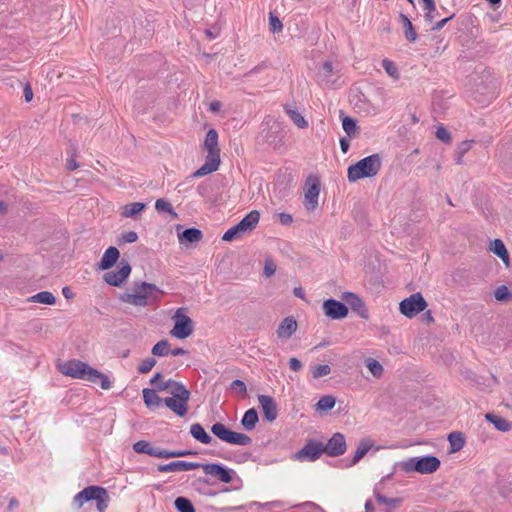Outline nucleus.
I'll list each match as a JSON object with an SVG mask.
<instances>
[{
    "instance_id": "nucleus-1",
    "label": "nucleus",
    "mask_w": 512,
    "mask_h": 512,
    "mask_svg": "<svg viewBox=\"0 0 512 512\" xmlns=\"http://www.w3.org/2000/svg\"><path fill=\"white\" fill-rule=\"evenodd\" d=\"M59 371L72 378L82 379L94 384H99L104 390L111 387V381L108 376L90 367L87 363L80 360H69L58 365Z\"/></svg>"
},
{
    "instance_id": "nucleus-2",
    "label": "nucleus",
    "mask_w": 512,
    "mask_h": 512,
    "mask_svg": "<svg viewBox=\"0 0 512 512\" xmlns=\"http://www.w3.org/2000/svg\"><path fill=\"white\" fill-rule=\"evenodd\" d=\"M381 169V157L378 154L367 156L348 167L347 178L349 182H356L363 178H370L378 174Z\"/></svg>"
},
{
    "instance_id": "nucleus-3",
    "label": "nucleus",
    "mask_w": 512,
    "mask_h": 512,
    "mask_svg": "<svg viewBox=\"0 0 512 512\" xmlns=\"http://www.w3.org/2000/svg\"><path fill=\"white\" fill-rule=\"evenodd\" d=\"M110 497L108 491L101 486H88L78 492L74 498L72 505L75 509H80L86 502L96 501V507L99 512H104L109 503Z\"/></svg>"
},
{
    "instance_id": "nucleus-4",
    "label": "nucleus",
    "mask_w": 512,
    "mask_h": 512,
    "mask_svg": "<svg viewBox=\"0 0 512 512\" xmlns=\"http://www.w3.org/2000/svg\"><path fill=\"white\" fill-rule=\"evenodd\" d=\"M441 462L438 457L427 455L412 457L400 463V468L406 473L418 472L420 474H431L439 469Z\"/></svg>"
},
{
    "instance_id": "nucleus-5",
    "label": "nucleus",
    "mask_w": 512,
    "mask_h": 512,
    "mask_svg": "<svg viewBox=\"0 0 512 512\" xmlns=\"http://www.w3.org/2000/svg\"><path fill=\"white\" fill-rule=\"evenodd\" d=\"M133 450L139 454H147L157 458H179L190 455H196L197 452L191 450H167L159 447H154L146 440H139L133 444Z\"/></svg>"
},
{
    "instance_id": "nucleus-6",
    "label": "nucleus",
    "mask_w": 512,
    "mask_h": 512,
    "mask_svg": "<svg viewBox=\"0 0 512 512\" xmlns=\"http://www.w3.org/2000/svg\"><path fill=\"white\" fill-rule=\"evenodd\" d=\"M161 292L160 289L152 283L140 282L134 284V293H126L122 300L134 306L144 307L148 305V298L153 293Z\"/></svg>"
},
{
    "instance_id": "nucleus-7",
    "label": "nucleus",
    "mask_w": 512,
    "mask_h": 512,
    "mask_svg": "<svg viewBox=\"0 0 512 512\" xmlns=\"http://www.w3.org/2000/svg\"><path fill=\"white\" fill-rule=\"evenodd\" d=\"M211 432L217 438L229 444L248 446L252 443V439L248 435L232 431L220 422L214 423L211 426Z\"/></svg>"
},
{
    "instance_id": "nucleus-8",
    "label": "nucleus",
    "mask_w": 512,
    "mask_h": 512,
    "mask_svg": "<svg viewBox=\"0 0 512 512\" xmlns=\"http://www.w3.org/2000/svg\"><path fill=\"white\" fill-rule=\"evenodd\" d=\"M342 66L338 61H324L316 73L317 81L326 86H334L341 77Z\"/></svg>"
},
{
    "instance_id": "nucleus-9",
    "label": "nucleus",
    "mask_w": 512,
    "mask_h": 512,
    "mask_svg": "<svg viewBox=\"0 0 512 512\" xmlns=\"http://www.w3.org/2000/svg\"><path fill=\"white\" fill-rule=\"evenodd\" d=\"M185 310V308H179L173 316L174 326L170 331V335L177 339H185L189 337L194 330L193 321L184 313Z\"/></svg>"
},
{
    "instance_id": "nucleus-10",
    "label": "nucleus",
    "mask_w": 512,
    "mask_h": 512,
    "mask_svg": "<svg viewBox=\"0 0 512 512\" xmlns=\"http://www.w3.org/2000/svg\"><path fill=\"white\" fill-rule=\"evenodd\" d=\"M428 304L421 293L417 292L403 299L399 304L400 312L408 317L413 318L427 308Z\"/></svg>"
},
{
    "instance_id": "nucleus-11",
    "label": "nucleus",
    "mask_w": 512,
    "mask_h": 512,
    "mask_svg": "<svg viewBox=\"0 0 512 512\" xmlns=\"http://www.w3.org/2000/svg\"><path fill=\"white\" fill-rule=\"evenodd\" d=\"M324 453L322 442L309 439L306 444L295 453L294 458L298 461L314 462Z\"/></svg>"
},
{
    "instance_id": "nucleus-12",
    "label": "nucleus",
    "mask_w": 512,
    "mask_h": 512,
    "mask_svg": "<svg viewBox=\"0 0 512 512\" xmlns=\"http://www.w3.org/2000/svg\"><path fill=\"white\" fill-rule=\"evenodd\" d=\"M206 475L213 476L219 481L229 484L234 480L236 472L218 463H199Z\"/></svg>"
},
{
    "instance_id": "nucleus-13",
    "label": "nucleus",
    "mask_w": 512,
    "mask_h": 512,
    "mask_svg": "<svg viewBox=\"0 0 512 512\" xmlns=\"http://www.w3.org/2000/svg\"><path fill=\"white\" fill-rule=\"evenodd\" d=\"M320 183L315 178H309L304 186V206L308 211H314L318 206Z\"/></svg>"
},
{
    "instance_id": "nucleus-14",
    "label": "nucleus",
    "mask_w": 512,
    "mask_h": 512,
    "mask_svg": "<svg viewBox=\"0 0 512 512\" xmlns=\"http://www.w3.org/2000/svg\"><path fill=\"white\" fill-rule=\"evenodd\" d=\"M131 265L125 259L119 263L117 271L106 272L103 276L105 282L111 286L119 287L130 275Z\"/></svg>"
},
{
    "instance_id": "nucleus-15",
    "label": "nucleus",
    "mask_w": 512,
    "mask_h": 512,
    "mask_svg": "<svg viewBox=\"0 0 512 512\" xmlns=\"http://www.w3.org/2000/svg\"><path fill=\"white\" fill-rule=\"evenodd\" d=\"M324 453L329 457H338L346 452L347 444L342 433L336 432L328 440L326 444L322 443Z\"/></svg>"
},
{
    "instance_id": "nucleus-16",
    "label": "nucleus",
    "mask_w": 512,
    "mask_h": 512,
    "mask_svg": "<svg viewBox=\"0 0 512 512\" xmlns=\"http://www.w3.org/2000/svg\"><path fill=\"white\" fill-rule=\"evenodd\" d=\"M322 308L324 314L333 320H341L348 315V307L346 304L333 298L325 300Z\"/></svg>"
},
{
    "instance_id": "nucleus-17",
    "label": "nucleus",
    "mask_w": 512,
    "mask_h": 512,
    "mask_svg": "<svg viewBox=\"0 0 512 512\" xmlns=\"http://www.w3.org/2000/svg\"><path fill=\"white\" fill-rule=\"evenodd\" d=\"M342 301H344L347 307H350L352 311L356 312L360 317L367 319L368 312L365 306V303L362 299L353 292H345L341 297Z\"/></svg>"
},
{
    "instance_id": "nucleus-18",
    "label": "nucleus",
    "mask_w": 512,
    "mask_h": 512,
    "mask_svg": "<svg viewBox=\"0 0 512 512\" xmlns=\"http://www.w3.org/2000/svg\"><path fill=\"white\" fill-rule=\"evenodd\" d=\"M258 402L262 408L266 421L273 422L278 417V407L273 397L268 395H258Z\"/></svg>"
},
{
    "instance_id": "nucleus-19",
    "label": "nucleus",
    "mask_w": 512,
    "mask_h": 512,
    "mask_svg": "<svg viewBox=\"0 0 512 512\" xmlns=\"http://www.w3.org/2000/svg\"><path fill=\"white\" fill-rule=\"evenodd\" d=\"M200 468L197 462H187L183 460H177L168 464H160L157 467L159 472H182Z\"/></svg>"
},
{
    "instance_id": "nucleus-20",
    "label": "nucleus",
    "mask_w": 512,
    "mask_h": 512,
    "mask_svg": "<svg viewBox=\"0 0 512 512\" xmlns=\"http://www.w3.org/2000/svg\"><path fill=\"white\" fill-rule=\"evenodd\" d=\"M188 401L189 399L183 398L178 399L166 397L163 399L165 406L179 417H184L188 413Z\"/></svg>"
},
{
    "instance_id": "nucleus-21",
    "label": "nucleus",
    "mask_w": 512,
    "mask_h": 512,
    "mask_svg": "<svg viewBox=\"0 0 512 512\" xmlns=\"http://www.w3.org/2000/svg\"><path fill=\"white\" fill-rule=\"evenodd\" d=\"M204 147L209 157L220 158V149L218 147V133L215 129H210L204 141Z\"/></svg>"
},
{
    "instance_id": "nucleus-22",
    "label": "nucleus",
    "mask_w": 512,
    "mask_h": 512,
    "mask_svg": "<svg viewBox=\"0 0 512 512\" xmlns=\"http://www.w3.org/2000/svg\"><path fill=\"white\" fill-rule=\"evenodd\" d=\"M120 252L114 247L110 246L103 254L101 260L98 263V268L100 270H108L110 269L119 259Z\"/></svg>"
},
{
    "instance_id": "nucleus-23",
    "label": "nucleus",
    "mask_w": 512,
    "mask_h": 512,
    "mask_svg": "<svg viewBox=\"0 0 512 512\" xmlns=\"http://www.w3.org/2000/svg\"><path fill=\"white\" fill-rule=\"evenodd\" d=\"M297 330V322L293 317H286L279 324L277 329V336L279 338H290Z\"/></svg>"
},
{
    "instance_id": "nucleus-24",
    "label": "nucleus",
    "mask_w": 512,
    "mask_h": 512,
    "mask_svg": "<svg viewBox=\"0 0 512 512\" xmlns=\"http://www.w3.org/2000/svg\"><path fill=\"white\" fill-rule=\"evenodd\" d=\"M219 165L220 158L206 156L205 163L192 174V177H203L212 172H215L218 170Z\"/></svg>"
},
{
    "instance_id": "nucleus-25",
    "label": "nucleus",
    "mask_w": 512,
    "mask_h": 512,
    "mask_svg": "<svg viewBox=\"0 0 512 512\" xmlns=\"http://www.w3.org/2000/svg\"><path fill=\"white\" fill-rule=\"evenodd\" d=\"M143 400L148 409H154L161 406L163 399L157 394V390L144 388L142 390Z\"/></svg>"
},
{
    "instance_id": "nucleus-26",
    "label": "nucleus",
    "mask_w": 512,
    "mask_h": 512,
    "mask_svg": "<svg viewBox=\"0 0 512 512\" xmlns=\"http://www.w3.org/2000/svg\"><path fill=\"white\" fill-rule=\"evenodd\" d=\"M178 239L181 244H193L202 239V232L197 228H188L182 232H178Z\"/></svg>"
},
{
    "instance_id": "nucleus-27",
    "label": "nucleus",
    "mask_w": 512,
    "mask_h": 512,
    "mask_svg": "<svg viewBox=\"0 0 512 512\" xmlns=\"http://www.w3.org/2000/svg\"><path fill=\"white\" fill-rule=\"evenodd\" d=\"M371 447L372 442L369 439H362L357 446L352 460L347 464V467L356 465L368 453Z\"/></svg>"
},
{
    "instance_id": "nucleus-28",
    "label": "nucleus",
    "mask_w": 512,
    "mask_h": 512,
    "mask_svg": "<svg viewBox=\"0 0 512 512\" xmlns=\"http://www.w3.org/2000/svg\"><path fill=\"white\" fill-rule=\"evenodd\" d=\"M284 111L298 128L305 129L308 127L307 120L296 110L293 105L285 104Z\"/></svg>"
},
{
    "instance_id": "nucleus-29",
    "label": "nucleus",
    "mask_w": 512,
    "mask_h": 512,
    "mask_svg": "<svg viewBox=\"0 0 512 512\" xmlns=\"http://www.w3.org/2000/svg\"><path fill=\"white\" fill-rule=\"evenodd\" d=\"M191 436L202 444H210L213 438L205 431L203 426L199 423H193L190 426Z\"/></svg>"
},
{
    "instance_id": "nucleus-30",
    "label": "nucleus",
    "mask_w": 512,
    "mask_h": 512,
    "mask_svg": "<svg viewBox=\"0 0 512 512\" xmlns=\"http://www.w3.org/2000/svg\"><path fill=\"white\" fill-rule=\"evenodd\" d=\"M485 418L494 425V427L501 432H508L512 429V423L507 419L497 416L492 413H487Z\"/></svg>"
},
{
    "instance_id": "nucleus-31",
    "label": "nucleus",
    "mask_w": 512,
    "mask_h": 512,
    "mask_svg": "<svg viewBox=\"0 0 512 512\" xmlns=\"http://www.w3.org/2000/svg\"><path fill=\"white\" fill-rule=\"evenodd\" d=\"M259 421L258 413L255 408H251L247 410L242 419H241V425L243 428L247 431H251L255 428L256 424Z\"/></svg>"
},
{
    "instance_id": "nucleus-32",
    "label": "nucleus",
    "mask_w": 512,
    "mask_h": 512,
    "mask_svg": "<svg viewBox=\"0 0 512 512\" xmlns=\"http://www.w3.org/2000/svg\"><path fill=\"white\" fill-rule=\"evenodd\" d=\"M490 250L498 256L506 265L509 264V253L500 239H494L490 244Z\"/></svg>"
},
{
    "instance_id": "nucleus-33",
    "label": "nucleus",
    "mask_w": 512,
    "mask_h": 512,
    "mask_svg": "<svg viewBox=\"0 0 512 512\" xmlns=\"http://www.w3.org/2000/svg\"><path fill=\"white\" fill-rule=\"evenodd\" d=\"M255 227L256 226H232L224 233L222 239L227 242L232 241L242 234L250 233Z\"/></svg>"
},
{
    "instance_id": "nucleus-34",
    "label": "nucleus",
    "mask_w": 512,
    "mask_h": 512,
    "mask_svg": "<svg viewBox=\"0 0 512 512\" xmlns=\"http://www.w3.org/2000/svg\"><path fill=\"white\" fill-rule=\"evenodd\" d=\"M448 441L450 444V449H449L450 453H455V452L460 451L464 447V444H465V439H464L463 433L458 432V431L451 432L448 435Z\"/></svg>"
},
{
    "instance_id": "nucleus-35",
    "label": "nucleus",
    "mask_w": 512,
    "mask_h": 512,
    "mask_svg": "<svg viewBox=\"0 0 512 512\" xmlns=\"http://www.w3.org/2000/svg\"><path fill=\"white\" fill-rule=\"evenodd\" d=\"M145 207V204L141 202H133L119 208V213L121 216L126 218H132L140 213Z\"/></svg>"
},
{
    "instance_id": "nucleus-36",
    "label": "nucleus",
    "mask_w": 512,
    "mask_h": 512,
    "mask_svg": "<svg viewBox=\"0 0 512 512\" xmlns=\"http://www.w3.org/2000/svg\"><path fill=\"white\" fill-rule=\"evenodd\" d=\"M28 302L41 303L46 305H54L56 303V298L50 291H41L35 295H32Z\"/></svg>"
},
{
    "instance_id": "nucleus-37",
    "label": "nucleus",
    "mask_w": 512,
    "mask_h": 512,
    "mask_svg": "<svg viewBox=\"0 0 512 512\" xmlns=\"http://www.w3.org/2000/svg\"><path fill=\"white\" fill-rule=\"evenodd\" d=\"M155 209L158 213H167L171 217L169 221H176L178 220L177 213L174 212L173 207L171 203L165 199H158L155 203Z\"/></svg>"
},
{
    "instance_id": "nucleus-38",
    "label": "nucleus",
    "mask_w": 512,
    "mask_h": 512,
    "mask_svg": "<svg viewBox=\"0 0 512 512\" xmlns=\"http://www.w3.org/2000/svg\"><path fill=\"white\" fill-rule=\"evenodd\" d=\"M281 131V126L278 123H274L270 130L265 135L266 141L273 145L274 148H278L283 145L282 138L277 139V134Z\"/></svg>"
},
{
    "instance_id": "nucleus-39",
    "label": "nucleus",
    "mask_w": 512,
    "mask_h": 512,
    "mask_svg": "<svg viewBox=\"0 0 512 512\" xmlns=\"http://www.w3.org/2000/svg\"><path fill=\"white\" fill-rule=\"evenodd\" d=\"M169 393L172 395L170 398L190 399L191 392L181 382H176Z\"/></svg>"
},
{
    "instance_id": "nucleus-40",
    "label": "nucleus",
    "mask_w": 512,
    "mask_h": 512,
    "mask_svg": "<svg viewBox=\"0 0 512 512\" xmlns=\"http://www.w3.org/2000/svg\"><path fill=\"white\" fill-rule=\"evenodd\" d=\"M400 18L403 24L406 39L410 42H414L417 39V34L413 28L411 21L404 14H400Z\"/></svg>"
},
{
    "instance_id": "nucleus-41",
    "label": "nucleus",
    "mask_w": 512,
    "mask_h": 512,
    "mask_svg": "<svg viewBox=\"0 0 512 512\" xmlns=\"http://www.w3.org/2000/svg\"><path fill=\"white\" fill-rule=\"evenodd\" d=\"M335 403H336L335 397H333L331 395H325L319 399V401L315 405V408L317 411L327 412L334 408Z\"/></svg>"
},
{
    "instance_id": "nucleus-42",
    "label": "nucleus",
    "mask_w": 512,
    "mask_h": 512,
    "mask_svg": "<svg viewBox=\"0 0 512 512\" xmlns=\"http://www.w3.org/2000/svg\"><path fill=\"white\" fill-rule=\"evenodd\" d=\"M152 355L158 357L167 356L170 353V344L168 340L163 339L157 342L151 350Z\"/></svg>"
},
{
    "instance_id": "nucleus-43",
    "label": "nucleus",
    "mask_w": 512,
    "mask_h": 512,
    "mask_svg": "<svg viewBox=\"0 0 512 512\" xmlns=\"http://www.w3.org/2000/svg\"><path fill=\"white\" fill-rule=\"evenodd\" d=\"M174 505L178 512H195L192 502L186 497H177Z\"/></svg>"
},
{
    "instance_id": "nucleus-44",
    "label": "nucleus",
    "mask_w": 512,
    "mask_h": 512,
    "mask_svg": "<svg viewBox=\"0 0 512 512\" xmlns=\"http://www.w3.org/2000/svg\"><path fill=\"white\" fill-rule=\"evenodd\" d=\"M366 366L374 377L380 378L382 376L383 366L377 360L368 358L366 360Z\"/></svg>"
},
{
    "instance_id": "nucleus-45",
    "label": "nucleus",
    "mask_w": 512,
    "mask_h": 512,
    "mask_svg": "<svg viewBox=\"0 0 512 512\" xmlns=\"http://www.w3.org/2000/svg\"><path fill=\"white\" fill-rule=\"evenodd\" d=\"M494 297L497 301L507 302L512 299V293L507 286L501 285L494 291Z\"/></svg>"
},
{
    "instance_id": "nucleus-46",
    "label": "nucleus",
    "mask_w": 512,
    "mask_h": 512,
    "mask_svg": "<svg viewBox=\"0 0 512 512\" xmlns=\"http://www.w3.org/2000/svg\"><path fill=\"white\" fill-rule=\"evenodd\" d=\"M382 67L386 73L395 80L399 79V71L395 63L389 59L382 60Z\"/></svg>"
},
{
    "instance_id": "nucleus-47",
    "label": "nucleus",
    "mask_w": 512,
    "mask_h": 512,
    "mask_svg": "<svg viewBox=\"0 0 512 512\" xmlns=\"http://www.w3.org/2000/svg\"><path fill=\"white\" fill-rule=\"evenodd\" d=\"M374 495H375V498H376L378 503L385 504V505H388L390 507H396V506H398L402 502L401 498H388V497L380 494L376 490L374 491Z\"/></svg>"
},
{
    "instance_id": "nucleus-48",
    "label": "nucleus",
    "mask_w": 512,
    "mask_h": 512,
    "mask_svg": "<svg viewBox=\"0 0 512 512\" xmlns=\"http://www.w3.org/2000/svg\"><path fill=\"white\" fill-rule=\"evenodd\" d=\"M157 361L153 357H147L146 359L142 360L140 364L137 367V371L140 374H147L152 370V368L156 365Z\"/></svg>"
},
{
    "instance_id": "nucleus-49",
    "label": "nucleus",
    "mask_w": 512,
    "mask_h": 512,
    "mask_svg": "<svg viewBox=\"0 0 512 512\" xmlns=\"http://www.w3.org/2000/svg\"><path fill=\"white\" fill-rule=\"evenodd\" d=\"M342 127L348 136H353L357 130V123L353 118L346 116L342 120Z\"/></svg>"
},
{
    "instance_id": "nucleus-50",
    "label": "nucleus",
    "mask_w": 512,
    "mask_h": 512,
    "mask_svg": "<svg viewBox=\"0 0 512 512\" xmlns=\"http://www.w3.org/2000/svg\"><path fill=\"white\" fill-rule=\"evenodd\" d=\"M138 239V235L134 231L123 232L117 239V244L133 243Z\"/></svg>"
},
{
    "instance_id": "nucleus-51",
    "label": "nucleus",
    "mask_w": 512,
    "mask_h": 512,
    "mask_svg": "<svg viewBox=\"0 0 512 512\" xmlns=\"http://www.w3.org/2000/svg\"><path fill=\"white\" fill-rule=\"evenodd\" d=\"M330 372H331V367L329 365L321 364V365H317L313 368L312 376H313V378L318 379V378H321L323 376L330 374Z\"/></svg>"
},
{
    "instance_id": "nucleus-52",
    "label": "nucleus",
    "mask_w": 512,
    "mask_h": 512,
    "mask_svg": "<svg viewBox=\"0 0 512 512\" xmlns=\"http://www.w3.org/2000/svg\"><path fill=\"white\" fill-rule=\"evenodd\" d=\"M260 214L257 210H253L243 217L237 224H258Z\"/></svg>"
},
{
    "instance_id": "nucleus-53",
    "label": "nucleus",
    "mask_w": 512,
    "mask_h": 512,
    "mask_svg": "<svg viewBox=\"0 0 512 512\" xmlns=\"http://www.w3.org/2000/svg\"><path fill=\"white\" fill-rule=\"evenodd\" d=\"M269 26H270V30L273 33H278L280 31H282V29H283V25H282L281 21L279 20V18L277 16L273 15L272 13H270V16H269Z\"/></svg>"
},
{
    "instance_id": "nucleus-54",
    "label": "nucleus",
    "mask_w": 512,
    "mask_h": 512,
    "mask_svg": "<svg viewBox=\"0 0 512 512\" xmlns=\"http://www.w3.org/2000/svg\"><path fill=\"white\" fill-rule=\"evenodd\" d=\"M436 137L444 143L451 142L450 132L442 125L437 127Z\"/></svg>"
},
{
    "instance_id": "nucleus-55",
    "label": "nucleus",
    "mask_w": 512,
    "mask_h": 512,
    "mask_svg": "<svg viewBox=\"0 0 512 512\" xmlns=\"http://www.w3.org/2000/svg\"><path fill=\"white\" fill-rule=\"evenodd\" d=\"M272 222H280L281 224H289L293 221L292 215L288 213H276L273 215Z\"/></svg>"
},
{
    "instance_id": "nucleus-56",
    "label": "nucleus",
    "mask_w": 512,
    "mask_h": 512,
    "mask_svg": "<svg viewBox=\"0 0 512 512\" xmlns=\"http://www.w3.org/2000/svg\"><path fill=\"white\" fill-rule=\"evenodd\" d=\"M275 271H276V265L274 264V262L271 259H267L265 261L263 274L266 277H271L272 275H274Z\"/></svg>"
},
{
    "instance_id": "nucleus-57",
    "label": "nucleus",
    "mask_w": 512,
    "mask_h": 512,
    "mask_svg": "<svg viewBox=\"0 0 512 512\" xmlns=\"http://www.w3.org/2000/svg\"><path fill=\"white\" fill-rule=\"evenodd\" d=\"M230 387H231V389H233L241 394H246L247 387H246V384L242 380L236 379V380L232 381V383L230 384Z\"/></svg>"
},
{
    "instance_id": "nucleus-58",
    "label": "nucleus",
    "mask_w": 512,
    "mask_h": 512,
    "mask_svg": "<svg viewBox=\"0 0 512 512\" xmlns=\"http://www.w3.org/2000/svg\"><path fill=\"white\" fill-rule=\"evenodd\" d=\"M426 12H425V20L428 21V22H432L434 19H435V13H436V5L435 3L433 4V7L430 9V8H423Z\"/></svg>"
},
{
    "instance_id": "nucleus-59",
    "label": "nucleus",
    "mask_w": 512,
    "mask_h": 512,
    "mask_svg": "<svg viewBox=\"0 0 512 512\" xmlns=\"http://www.w3.org/2000/svg\"><path fill=\"white\" fill-rule=\"evenodd\" d=\"M289 367L291 370L298 372L302 369L303 365L301 361H299L297 358H290L289 360Z\"/></svg>"
},
{
    "instance_id": "nucleus-60",
    "label": "nucleus",
    "mask_w": 512,
    "mask_h": 512,
    "mask_svg": "<svg viewBox=\"0 0 512 512\" xmlns=\"http://www.w3.org/2000/svg\"><path fill=\"white\" fill-rule=\"evenodd\" d=\"M471 148V144L470 142H462L458 148H457V154H461V155H464L465 153H467Z\"/></svg>"
},
{
    "instance_id": "nucleus-61",
    "label": "nucleus",
    "mask_w": 512,
    "mask_h": 512,
    "mask_svg": "<svg viewBox=\"0 0 512 512\" xmlns=\"http://www.w3.org/2000/svg\"><path fill=\"white\" fill-rule=\"evenodd\" d=\"M453 18V15L449 16V17H446L444 19H442L441 21H438L435 23V25L432 27V30L433 31H439L440 29H442L444 27V25L450 21L451 19Z\"/></svg>"
},
{
    "instance_id": "nucleus-62",
    "label": "nucleus",
    "mask_w": 512,
    "mask_h": 512,
    "mask_svg": "<svg viewBox=\"0 0 512 512\" xmlns=\"http://www.w3.org/2000/svg\"><path fill=\"white\" fill-rule=\"evenodd\" d=\"M24 98L27 102H30L33 99V91L29 84H26L24 87Z\"/></svg>"
},
{
    "instance_id": "nucleus-63",
    "label": "nucleus",
    "mask_w": 512,
    "mask_h": 512,
    "mask_svg": "<svg viewBox=\"0 0 512 512\" xmlns=\"http://www.w3.org/2000/svg\"><path fill=\"white\" fill-rule=\"evenodd\" d=\"M349 147H350L349 140L346 138H341L340 139V148H341L342 152L347 153L349 150Z\"/></svg>"
},
{
    "instance_id": "nucleus-64",
    "label": "nucleus",
    "mask_w": 512,
    "mask_h": 512,
    "mask_svg": "<svg viewBox=\"0 0 512 512\" xmlns=\"http://www.w3.org/2000/svg\"><path fill=\"white\" fill-rule=\"evenodd\" d=\"M62 294L66 299H71L74 297V293L68 286L62 288Z\"/></svg>"
}]
</instances>
